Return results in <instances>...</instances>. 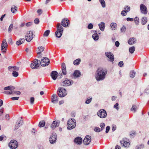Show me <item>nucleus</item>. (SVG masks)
Instances as JSON below:
<instances>
[{"mask_svg": "<svg viewBox=\"0 0 149 149\" xmlns=\"http://www.w3.org/2000/svg\"><path fill=\"white\" fill-rule=\"evenodd\" d=\"M58 97L56 95L54 94H53L51 98V101L53 103H56L58 101Z\"/></svg>", "mask_w": 149, "mask_h": 149, "instance_id": "obj_18", "label": "nucleus"}, {"mask_svg": "<svg viewBox=\"0 0 149 149\" xmlns=\"http://www.w3.org/2000/svg\"><path fill=\"white\" fill-rule=\"evenodd\" d=\"M16 44L18 45H19L22 44L20 40H18L16 42Z\"/></svg>", "mask_w": 149, "mask_h": 149, "instance_id": "obj_64", "label": "nucleus"}, {"mask_svg": "<svg viewBox=\"0 0 149 149\" xmlns=\"http://www.w3.org/2000/svg\"><path fill=\"white\" fill-rule=\"evenodd\" d=\"M148 19L146 17H143L141 19V23L142 25H144L147 22Z\"/></svg>", "mask_w": 149, "mask_h": 149, "instance_id": "obj_27", "label": "nucleus"}, {"mask_svg": "<svg viewBox=\"0 0 149 149\" xmlns=\"http://www.w3.org/2000/svg\"><path fill=\"white\" fill-rule=\"evenodd\" d=\"M17 7L15 6H13L11 8V12L13 13H15L17 11Z\"/></svg>", "mask_w": 149, "mask_h": 149, "instance_id": "obj_34", "label": "nucleus"}, {"mask_svg": "<svg viewBox=\"0 0 149 149\" xmlns=\"http://www.w3.org/2000/svg\"><path fill=\"white\" fill-rule=\"evenodd\" d=\"M58 73L56 71H52L51 74V76L52 79L55 80L57 77Z\"/></svg>", "mask_w": 149, "mask_h": 149, "instance_id": "obj_19", "label": "nucleus"}, {"mask_svg": "<svg viewBox=\"0 0 149 149\" xmlns=\"http://www.w3.org/2000/svg\"><path fill=\"white\" fill-rule=\"evenodd\" d=\"M57 93L60 97H63L67 94V91L64 88H59L57 91Z\"/></svg>", "mask_w": 149, "mask_h": 149, "instance_id": "obj_4", "label": "nucleus"}, {"mask_svg": "<svg viewBox=\"0 0 149 149\" xmlns=\"http://www.w3.org/2000/svg\"><path fill=\"white\" fill-rule=\"evenodd\" d=\"M120 143L122 146L125 147H129V146L130 145L129 140L126 139H123V140L120 141Z\"/></svg>", "mask_w": 149, "mask_h": 149, "instance_id": "obj_11", "label": "nucleus"}, {"mask_svg": "<svg viewBox=\"0 0 149 149\" xmlns=\"http://www.w3.org/2000/svg\"><path fill=\"white\" fill-rule=\"evenodd\" d=\"M116 129V127L115 125H113L112 127V130L113 132Z\"/></svg>", "mask_w": 149, "mask_h": 149, "instance_id": "obj_59", "label": "nucleus"}, {"mask_svg": "<svg viewBox=\"0 0 149 149\" xmlns=\"http://www.w3.org/2000/svg\"><path fill=\"white\" fill-rule=\"evenodd\" d=\"M68 127L67 129L72 130L75 127L76 125V121L75 119L71 118L68 120L67 123Z\"/></svg>", "mask_w": 149, "mask_h": 149, "instance_id": "obj_3", "label": "nucleus"}, {"mask_svg": "<svg viewBox=\"0 0 149 149\" xmlns=\"http://www.w3.org/2000/svg\"><path fill=\"white\" fill-rule=\"evenodd\" d=\"M69 21L67 18H65L63 19L61 22L62 25L64 27H67L69 24Z\"/></svg>", "mask_w": 149, "mask_h": 149, "instance_id": "obj_17", "label": "nucleus"}, {"mask_svg": "<svg viewBox=\"0 0 149 149\" xmlns=\"http://www.w3.org/2000/svg\"><path fill=\"white\" fill-rule=\"evenodd\" d=\"M92 100V98L87 99L85 102V103L86 104H89L91 101Z\"/></svg>", "mask_w": 149, "mask_h": 149, "instance_id": "obj_47", "label": "nucleus"}, {"mask_svg": "<svg viewBox=\"0 0 149 149\" xmlns=\"http://www.w3.org/2000/svg\"><path fill=\"white\" fill-rule=\"evenodd\" d=\"M32 24V23L31 22H29L26 24V25L27 26H31Z\"/></svg>", "mask_w": 149, "mask_h": 149, "instance_id": "obj_56", "label": "nucleus"}, {"mask_svg": "<svg viewBox=\"0 0 149 149\" xmlns=\"http://www.w3.org/2000/svg\"><path fill=\"white\" fill-rule=\"evenodd\" d=\"M50 31L49 30L46 31L44 33L43 36H47L49 35Z\"/></svg>", "mask_w": 149, "mask_h": 149, "instance_id": "obj_44", "label": "nucleus"}, {"mask_svg": "<svg viewBox=\"0 0 149 149\" xmlns=\"http://www.w3.org/2000/svg\"><path fill=\"white\" fill-rule=\"evenodd\" d=\"M61 69L62 73L65 75L66 74V67L65 64L64 63H62L61 65Z\"/></svg>", "mask_w": 149, "mask_h": 149, "instance_id": "obj_23", "label": "nucleus"}, {"mask_svg": "<svg viewBox=\"0 0 149 149\" xmlns=\"http://www.w3.org/2000/svg\"><path fill=\"white\" fill-rule=\"evenodd\" d=\"M56 140V135L55 133H52L49 138V142L51 144L55 143Z\"/></svg>", "mask_w": 149, "mask_h": 149, "instance_id": "obj_14", "label": "nucleus"}, {"mask_svg": "<svg viewBox=\"0 0 149 149\" xmlns=\"http://www.w3.org/2000/svg\"><path fill=\"white\" fill-rule=\"evenodd\" d=\"M105 126V124L104 123H102L100 124V126L101 127V128L100 129L101 130V131H102L103 129H104Z\"/></svg>", "mask_w": 149, "mask_h": 149, "instance_id": "obj_45", "label": "nucleus"}, {"mask_svg": "<svg viewBox=\"0 0 149 149\" xmlns=\"http://www.w3.org/2000/svg\"><path fill=\"white\" fill-rule=\"evenodd\" d=\"M127 21H133L134 19L133 18L128 17L127 18Z\"/></svg>", "mask_w": 149, "mask_h": 149, "instance_id": "obj_61", "label": "nucleus"}, {"mask_svg": "<svg viewBox=\"0 0 149 149\" xmlns=\"http://www.w3.org/2000/svg\"><path fill=\"white\" fill-rule=\"evenodd\" d=\"M57 30L55 32V35L57 38H60L63 31V27L61 25L60 23L57 24Z\"/></svg>", "mask_w": 149, "mask_h": 149, "instance_id": "obj_2", "label": "nucleus"}, {"mask_svg": "<svg viewBox=\"0 0 149 149\" xmlns=\"http://www.w3.org/2000/svg\"><path fill=\"white\" fill-rule=\"evenodd\" d=\"M105 55L110 59V61L113 62L114 60V56L113 54L111 52H107L105 53Z\"/></svg>", "mask_w": 149, "mask_h": 149, "instance_id": "obj_15", "label": "nucleus"}, {"mask_svg": "<svg viewBox=\"0 0 149 149\" xmlns=\"http://www.w3.org/2000/svg\"><path fill=\"white\" fill-rule=\"evenodd\" d=\"M23 120H20L19 121V122L17 123H16V124L15 125V129H14V130H16L20 126L22 125L23 124Z\"/></svg>", "mask_w": 149, "mask_h": 149, "instance_id": "obj_28", "label": "nucleus"}, {"mask_svg": "<svg viewBox=\"0 0 149 149\" xmlns=\"http://www.w3.org/2000/svg\"><path fill=\"white\" fill-rule=\"evenodd\" d=\"M118 103H116L114 106V107L116 108L117 110H118L119 108L118 107Z\"/></svg>", "mask_w": 149, "mask_h": 149, "instance_id": "obj_57", "label": "nucleus"}, {"mask_svg": "<svg viewBox=\"0 0 149 149\" xmlns=\"http://www.w3.org/2000/svg\"><path fill=\"white\" fill-rule=\"evenodd\" d=\"M110 27L112 30H115L117 27V24L115 23H112L110 24Z\"/></svg>", "mask_w": 149, "mask_h": 149, "instance_id": "obj_32", "label": "nucleus"}, {"mask_svg": "<svg viewBox=\"0 0 149 149\" xmlns=\"http://www.w3.org/2000/svg\"><path fill=\"white\" fill-rule=\"evenodd\" d=\"M8 42L9 44H12V40L11 38H9L8 41Z\"/></svg>", "mask_w": 149, "mask_h": 149, "instance_id": "obj_60", "label": "nucleus"}, {"mask_svg": "<svg viewBox=\"0 0 149 149\" xmlns=\"http://www.w3.org/2000/svg\"><path fill=\"white\" fill-rule=\"evenodd\" d=\"M9 146L11 149H15L17 147V142L14 140H13L9 143Z\"/></svg>", "mask_w": 149, "mask_h": 149, "instance_id": "obj_7", "label": "nucleus"}, {"mask_svg": "<svg viewBox=\"0 0 149 149\" xmlns=\"http://www.w3.org/2000/svg\"><path fill=\"white\" fill-rule=\"evenodd\" d=\"M4 93L6 94H13V92L12 91H5Z\"/></svg>", "mask_w": 149, "mask_h": 149, "instance_id": "obj_46", "label": "nucleus"}, {"mask_svg": "<svg viewBox=\"0 0 149 149\" xmlns=\"http://www.w3.org/2000/svg\"><path fill=\"white\" fill-rule=\"evenodd\" d=\"M15 89V87L13 86H7V87H4V90H10V91H12Z\"/></svg>", "mask_w": 149, "mask_h": 149, "instance_id": "obj_29", "label": "nucleus"}, {"mask_svg": "<svg viewBox=\"0 0 149 149\" xmlns=\"http://www.w3.org/2000/svg\"><path fill=\"white\" fill-rule=\"evenodd\" d=\"M140 8L142 13L146 14L147 13V9L146 7L143 4H141L140 5Z\"/></svg>", "mask_w": 149, "mask_h": 149, "instance_id": "obj_16", "label": "nucleus"}, {"mask_svg": "<svg viewBox=\"0 0 149 149\" xmlns=\"http://www.w3.org/2000/svg\"><path fill=\"white\" fill-rule=\"evenodd\" d=\"M94 131L96 132H98L101 131V130L99 128L96 127L95 128Z\"/></svg>", "mask_w": 149, "mask_h": 149, "instance_id": "obj_50", "label": "nucleus"}, {"mask_svg": "<svg viewBox=\"0 0 149 149\" xmlns=\"http://www.w3.org/2000/svg\"><path fill=\"white\" fill-rule=\"evenodd\" d=\"M92 38L95 40H97L99 39V36L97 33H94L92 35Z\"/></svg>", "mask_w": 149, "mask_h": 149, "instance_id": "obj_36", "label": "nucleus"}, {"mask_svg": "<svg viewBox=\"0 0 149 149\" xmlns=\"http://www.w3.org/2000/svg\"><path fill=\"white\" fill-rule=\"evenodd\" d=\"M73 74L74 77H79L81 73L79 71L76 70L74 72Z\"/></svg>", "mask_w": 149, "mask_h": 149, "instance_id": "obj_31", "label": "nucleus"}, {"mask_svg": "<svg viewBox=\"0 0 149 149\" xmlns=\"http://www.w3.org/2000/svg\"><path fill=\"white\" fill-rule=\"evenodd\" d=\"M33 32L31 31H28L25 37L26 40L28 42H30L33 38Z\"/></svg>", "mask_w": 149, "mask_h": 149, "instance_id": "obj_8", "label": "nucleus"}, {"mask_svg": "<svg viewBox=\"0 0 149 149\" xmlns=\"http://www.w3.org/2000/svg\"><path fill=\"white\" fill-rule=\"evenodd\" d=\"M97 115L101 118H104L106 117L107 113L106 111L104 109L100 110L97 113Z\"/></svg>", "mask_w": 149, "mask_h": 149, "instance_id": "obj_6", "label": "nucleus"}, {"mask_svg": "<svg viewBox=\"0 0 149 149\" xmlns=\"http://www.w3.org/2000/svg\"><path fill=\"white\" fill-rule=\"evenodd\" d=\"M107 71L102 68H99L97 70L95 78L97 81L103 80L105 77Z\"/></svg>", "mask_w": 149, "mask_h": 149, "instance_id": "obj_1", "label": "nucleus"}, {"mask_svg": "<svg viewBox=\"0 0 149 149\" xmlns=\"http://www.w3.org/2000/svg\"><path fill=\"white\" fill-rule=\"evenodd\" d=\"M134 22L135 24L137 25L139 24V19L138 17H136L134 18Z\"/></svg>", "mask_w": 149, "mask_h": 149, "instance_id": "obj_40", "label": "nucleus"}, {"mask_svg": "<svg viewBox=\"0 0 149 149\" xmlns=\"http://www.w3.org/2000/svg\"><path fill=\"white\" fill-rule=\"evenodd\" d=\"M40 62V60L37 59H35L33 62L31 63V67L33 69H36L38 68L39 66L38 62Z\"/></svg>", "mask_w": 149, "mask_h": 149, "instance_id": "obj_9", "label": "nucleus"}, {"mask_svg": "<svg viewBox=\"0 0 149 149\" xmlns=\"http://www.w3.org/2000/svg\"><path fill=\"white\" fill-rule=\"evenodd\" d=\"M126 30V28L124 26H123V27L121 28L120 31L122 32H125Z\"/></svg>", "mask_w": 149, "mask_h": 149, "instance_id": "obj_48", "label": "nucleus"}, {"mask_svg": "<svg viewBox=\"0 0 149 149\" xmlns=\"http://www.w3.org/2000/svg\"><path fill=\"white\" fill-rule=\"evenodd\" d=\"M127 8V10H124L122 11L121 14L123 16H125L127 14V12H128L129 11H130V7L128 6H127L124 8V9L126 10Z\"/></svg>", "mask_w": 149, "mask_h": 149, "instance_id": "obj_20", "label": "nucleus"}, {"mask_svg": "<svg viewBox=\"0 0 149 149\" xmlns=\"http://www.w3.org/2000/svg\"><path fill=\"white\" fill-rule=\"evenodd\" d=\"M34 22L36 24H38L39 22V19L38 18L35 19L34 20Z\"/></svg>", "mask_w": 149, "mask_h": 149, "instance_id": "obj_54", "label": "nucleus"}, {"mask_svg": "<svg viewBox=\"0 0 149 149\" xmlns=\"http://www.w3.org/2000/svg\"><path fill=\"white\" fill-rule=\"evenodd\" d=\"M38 50L37 51L38 52L37 53V55L38 57H39L40 56L41 53L44 50V48L43 47L40 46L38 47Z\"/></svg>", "mask_w": 149, "mask_h": 149, "instance_id": "obj_21", "label": "nucleus"}, {"mask_svg": "<svg viewBox=\"0 0 149 149\" xmlns=\"http://www.w3.org/2000/svg\"><path fill=\"white\" fill-rule=\"evenodd\" d=\"M123 61H121L118 63V65L120 67H123Z\"/></svg>", "mask_w": 149, "mask_h": 149, "instance_id": "obj_52", "label": "nucleus"}, {"mask_svg": "<svg viewBox=\"0 0 149 149\" xmlns=\"http://www.w3.org/2000/svg\"><path fill=\"white\" fill-rule=\"evenodd\" d=\"M110 127L109 126H107L106 128V133H107L108 132L110 129Z\"/></svg>", "mask_w": 149, "mask_h": 149, "instance_id": "obj_55", "label": "nucleus"}, {"mask_svg": "<svg viewBox=\"0 0 149 149\" xmlns=\"http://www.w3.org/2000/svg\"><path fill=\"white\" fill-rule=\"evenodd\" d=\"M3 112V108H1L0 109V116H1L2 115Z\"/></svg>", "mask_w": 149, "mask_h": 149, "instance_id": "obj_58", "label": "nucleus"}, {"mask_svg": "<svg viewBox=\"0 0 149 149\" xmlns=\"http://www.w3.org/2000/svg\"><path fill=\"white\" fill-rule=\"evenodd\" d=\"M100 2L102 5V7L104 8L105 7V3L104 0H99Z\"/></svg>", "mask_w": 149, "mask_h": 149, "instance_id": "obj_41", "label": "nucleus"}, {"mask_svg": "<svg viewBox=\"0 0 149 149\" xmlns=\"http://www.w3.org/2000/svg\"><path fill=\"white\" fill-rule=\"evenodd\" d=\"M135 72L134 70H132L130 72V76L131 78H133L135 76Z\"/></svg>", "mask_w": 149, "mask_h": 149, "instance_id": "obj_39", "label": "nucleus"}, {"mask_svg": "<svg viewBox=\"0 0 149 149\" xmlns=\"http://www.w3.org/2000/svg\"><path fill=\"white\" fill-rule=\"evenodd\" d=\"M74 141L75 143L78 144H81L82 142V140L81 137H78L76 138Z\"/></svg>", "mask_w": 149, "mask_h": 149, "instance_id": "obj_26", "label": "nucleus"}, {"mask_svg": "<svg viewBox=\"0 0 149 149\" xmlns=\"http://www.w3.org/2000/svg\"><path fill=\"white\" fill-rule=\"evenodd\" d=\"M45 121L44 120H42L40 121L39 123V127H44L45 125Z\"/></svg>", "mask_w": 149, "mask_h": 149, "instance_id": "obj_35", "label": "nucleus"}, {"mask_svg": "<svg viewBox=\"0 0 149 149\" xmlns=\"http://www.w3.org/2000/svg\"><path fill=\"white\" fill-rule=\"evenodd\" d=\"M135 50V47L134 46L130 47L129 49V51L131 54H132L134 53Z\"/></svg>", "mask_w": 149, "mask_h": 149, "instance_id": "obj_38", "label": "nucleus"}, {"mask_svg": "<svg viewBox=\"0 0 149 149\" xmlns=\"http://www.w3.org/2000/svg\"><path fill=\"white\" fill-rule=\"evenodd\" d=\"M49 63V59L46 57H44L43 58V59H42L40 62V64L42 66H44L48 65Z\"/></svg>", "mask_w": 149, "mask_h": 149, "instance_id": "obj_10", "label": "nucleus"}, {"mask_svg": "<svg viewBox=\"0 0 149 149\" xmlns=\"http://www.w3.org/2000/svg\"><path fill=\"white\" fill-rule=\"evenodd\" d=\"M136 40L134 38H130L128 41V43L130 45H132L135 43Z\"/></svg>", "mask_w": 149, "mask_h": 149, "instance_id": "obj_24", "label": "nucleus"}, {"mask_svg": "<svg viewBox=\"0 0 149 149\" xmlns=\"http://www.w3.org/2000/svg\"><path fill=\"white\" fill-rule=\"evenodd\" d=\"M13 28V25L12 24H10L8 29V31L9 33H10L11 32Z\"/></svg>", "mask_w": 149, "mask_h": 149, "instance_id": "obj_43", "label": "nucleus"}, {"mask_svg": "<svg viewBox=\"0 0 149 149\" xmlns=\"http://www.w3.org/2000/svg\"><path fill=\"white\" fill-rule=\"evenodd\" d=\"M80 62L81 59L80 58H78L74 61L73 63L74 65H77L80 63Z\"/></svg>", "mask_w": 149, "mask_h": 149, "instance_id": "obj_33", "label": "nucleus"}, {"mask_svg": "<svg viewBox=\"0 0 149 149\" xmlns=\"http://www.w3.org/2000/svg\"><path fill=\"white\" fill-rule=\"evenodd\" d=\"M73 83L72 81L66 79L62 82V85L63 86H68L71 85Z\"/></svg>", "mask_w": 149, "mask_h": 149, "instance_id": "obj_12", "label": "nucleus"}, {"mask_svg": "<svg viewBox=\"0 0 149 149\" xmlns=\"http://www.w3.org/2000/svg\"><path fill=\"white\" fill-rule=\"evenodd\" d=\"M138 109V107L135 105H132V107L131 109V110L132 111H133L134 112H135Z\"/></svg>", "mask_w": 149, "mask_h": 149, "instance_id": "obj_37", "label": "nucleus"}, {"mask_svg": "<svg viewBox=\"0 0 149 149\" xmlns=\"http://www.w3.org/2000/svg\"><path fill=\"white\" fill-rule=\"evenodd\" d=\"M13 72L12 73V74L13 77H16L18 75V73L15 71H13Z\"/></svg>", "mask_w": 149, "mask_h": 149, "instance_id": "obj_42", "label": "nucleus"}, {"mask_svg": "<svg viewBox=\"0 0 149 149\" xmlns=\"http://www.w3.org/2000/svg\"><path fill=\"white\" fill-rule=\"evenodd\" d=\"M6 137L4 135H3L0 136V141H1L4 139H6Z\"/></svg>", "mask_w": 149, "mask_h": 149, "instance_id": "obj_49", "label": "nucleus"}, {"mask_svg": "<svg viewBox=\"0 0 149 149\" xmlns=\"http://www.w3.org/2000/svg\"><path fill=\"white\" fill-rule=\"evenodd\" d=\"M37 12L39 14V15H40L42 13V10L41 9H38V10Z\"/></svg>", "mask_w": 149, "mask_h": 149, "instance_id": "obj_62", "label": "nucleus"}, {"mask_svg": "<svg viewBox=\"0 0 149 149\" xmlns=\"http://www.w3.org/2000/svg\"><path fill=\"white\" fill-rule=\"evenodd\" d=\"M91 137L89 135L86 136L83 141L84 144L86 145H88L91 142Z\"/></svg>", "mask_w": 149, "mask_h": 149, "instance_id": "obj_13", "label": "nucleus"}, {"mask_svg": "<svg viewBox=\"0 0 149 149\" xmlns=\"http://www.w3.org/2000/svg\"><path fill=\"white\" fill-rule=\"evenodd\" d=\"M100 29L102 31H103L104 29V23L103 22H102L101 24H100L98 25Z\"/></svg>", "mask_w": 149, "mask_h": 149, "instance_id": "obj_30", "label": "nucleus"}, {"mask_svg": "<svg viewBox=\"0 0 149 149\" xmlns=\"http://www.w3.org/2000/svg\"><path fill=\"white\" fill-rule=\"evenodd\" d=\"M19 97H13L11 98V99L13 100H18Z\"/></svg>", "mask_w": 149, "mask_h": 149, "instance_id": "obj_63", "label": "nucleus"}, {"mask_svg": "<svg viewBox=\"0 0 149 149\" xmlns=\"http://www.w3.org/2000/svg\"><path fill=\"white\" fill-rule=\"evenodd\" d=\"M34 97H32L30 98V103L31 104H33L34 103Z\"/></svg>", "mask_w": 149, "mask_h": 149, "instance_id": "obj_53", "label": "nucleus"}, {"mask_svg": "<svg viewBox=\"0 0 149 149\" xmlns=\"http://www.w3.org/2000/svg\"><path fill=\"white\" fill-rule=\"evenodd\" d=\"M93 26L92 24L90 23L88 24V28L89 29H92L93 28Z\"/></svg>", "mask_w": 149, "mask_h": 149, "instance_id": "obj_51", "label": "nucleus"}, {"mask_svg": "<svg viewBox=\"0 0 149 149\" xmlns=\"http://www.w3.org/2000/svg\"><path fill=\"white\" fill-rule=\"evenodd\" d=\"M1 52L3 54L5 53L7 49L8 45L5 39H4L1 44Z\"/></svg>", "mask_w": 149, "mask_h": 149, "instance_id": "obj_5", "label": "nucleus"}, {"mask_svg": "<svg viewBox=\"0 0 149 149\" xmlns=\"http://www.w3.org/2000/svg\"><path fill=\"white\" fill-rule=\"evenodd\" d=\"M59 123L54 121L51 125V127L52 129H54L56 127L58 126Z\"/></svg>", "mask_w": 149, "mask_h": 149, "instance_id": "obj_22", "label": "nucleus"}, {"mask_svg": "<svg viewBox=\"0 0 149 149\" xmlns=\"http://www.w3.org/2000/svg\"><path fill=\"white\" fill-rule=\"evenodd\" d=\"M8 70L10 71H18L19 70V68L16 66L14 67L9 66L8 67Z\"/></svg>", "mask_w": 149, "mask_h": 149, "instance_id": "obj_25", "label": "nucleus"}]
</instances>
